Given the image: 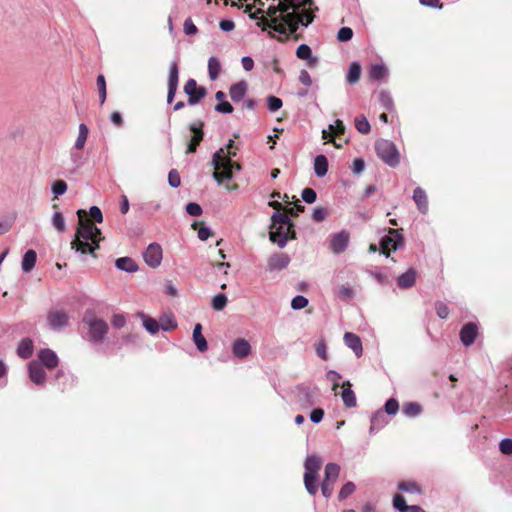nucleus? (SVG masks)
<instances>
[{
    "label": "nucleus",
    "instance_id": "obj_4",
    "mask_svg": "<svg viewBox=\"0 0 512 512\" xmlns=\"http://www.w3.org/2000/svg\"><path fill=\"white\" fill-rule=\"evenodd\" d=\"M322 463V458L316 454L308 455L304 462V485L307 492L312 496L318 492L317 479Z\"/></svg>",
    "mask_w": 512,
    "mask_h": 512
},
{
    "label": "nucleus",
    "instance_id": "obj_63",
    "mask_svg": "<svg viewBox=\"0 0 512 512\" xmlns=\"http://www.w3.org/2000/svg\"><path fill=\"white\" fill-rule=\"evenodd\" d=\"M499 449L503 454H512V439L505 438L501 440L499 444Z\"/></svg>",
    "mask_w": 512,
    "mask_h": 512
},
{
    "label": "nucleus",
    "instance_id": "obj_3",
    "mask_svg": "<svg viewBox=\"0 0 512 512\" xmlns=\"http://www.w3.org/2000/svg\"><path fill=\"white\" fill-rule=\"evenodd\" d=\"M233 143L234 141L230 140L227 145V151L224 148H220L212 156V165L215 169L213 178L218 184H223L224 181L232 179L233 170L239 171L241 169L238 163L231 160V157L236 155V153L229 151Z\"/></svg>",
    "mask_w": 512,
    "mask_h": 512
},
{
    "label": "nucleus",
    "instance_id": "obj_32",
    "mask_svg": "<svg viewBox=\"0 0 512 512\" xmlns=\"http://www.w3.org/2000/svg\"><path fill=\"white\" fill-rule=\"evenodd\" d=\"M37 260V254L34 250H28L21 262L22 271L24 273H29L35 266Z\"/></svg>",
    "mask_w": 512,
    "mask_h": 512
},
{
    "label": "nucleus",
    "instance_id": "obj_27",
    "mask_svg": "<svg viewBox=\"0 0 512 512\" xmlns=\"http://www.w3.org/2000/svg\"><path fill=\"white\" fill-rule=\"evenodd\" d=\"M193 341L200 352H205L208 349L207 341L202 334V325L197 323L193 329Z\"/></svg>",
    "mask_w": 512,
    "mask_h": 512
},
{
    "label": "nucleus",
    "instance_id": "obj_59",
    "mask_svg": "<svg viewBox=\"0 0 512 512\" xmlns=\"http://www.w3.org/2000/svg\"><path fill=\"white\" fill-rule=\"evenodd\" d=\"M329 131L332 132L333 135H342L345 132V126L343 122L339 119L335 121V124H330L328 126Z\"/></svg>",
    "mask_w": 512,
    "mask_h": 512
},
{
    "label": "nucleus",
    "instance_id": "obj_51",
    "mask_svg": "<svg viewBox=\"0 0 512 512\" xmlns=\"http://www.w3.org/2000/svg\"><path fill=\"white\" fill-rule=\"evenodd\" d=\"M399 410V403L395 398H390L384 405V412L389 415H395Z\"/></svg>",
    "mask_w": 512,
    "mask_h": 512
},
{
    "label": "nucleus",
    "instance_id": "obj_44",
    "mask_svg": "<svg viewBox=\"0 0 512 512\" xmlns=\"http://www.w3.org/2000/svg\"><path fill=\"white\" fill-rule=\"evenodd\" d=\"M336 295L343 301L351 300L354 296V291L350 286L342 285L336 290Z\"/></svg>",
    "mask_w": 512,
    "mask_h": 512
},
{
    "label": "nucleus",
    "instance_id": "obj_53",
    "mask_svg": "<svg viewBox=\"0 0 512 512\" xmlns=\"http://www.w3.org/2000/svg\"><path fill=\"white\" fill-rule=\"evenodd\" d=\"M308 305V299L302 295L295 296L291 301V307L294 310H300Z\"/></svg>",
    "mask_w": 512,
    "mask_h": 512
},
{
    "label": "nucleus",
    "instance_id": "obj_62",
    "mask_svg": "<svg viewBox=\"0 0 512 512\" xmlns=\"http://www.w3.org/2000/svg\"><path fill=\"white\" fill-rule=\"evenodd\" d=\"M393 506L399 512H404V508L407 507L408 505L406 504L404 497L402 495L397 494L393 498Z\"/></svg>",
    "mask_w": 512,
    "mask_h": 512
},
{
    "label": "nucleus",
    "instance_id": "obj_64",
    "mask_svg": "<svg viewBox=\"0 0 512 512\" xmlns=\"http://www.w3.org/2000/svg\"><path fill=\"white\" fill-rule=\"evenodd\" d=\"M327 217V210L325 208H315L312 212V218L314 221L320 222Z\"/></svg>",
    "mask_w": 512,
    "mask_h": 512
},
{
    "label": "nucleus",
    "instance_id": "obj_52",
    "mask_svg": "<svg viewBox=\"0 0 512 512\" xmlns=\"http://www.w3.org/2000/svg\"><path fill=\"white\" fill-rule=\"evenodd\" d=\"M283 105V102L280 98L275 96L267 97V107L270 112L278 111Z\"/></svg>",
    "mask_w": 512,
    "mask_h": 512
},
{
    "label": "nucleus",
    "instance_id": "obj_11",
    "mask_svg": "<svg viewBox=\"0 0 512 512\" xmlns=\"http://www.w3.org/2000/svg\"><path fill=\"white\" fill-rule=\"evenodd\" d=\"M184 92L188 96L189 105L199 103L206 95V89L204 87H198L197 82L194 79H189L186 82Z\"/></svg>",
    "mask_w": 512,
    "mask_h": 512
},
{
    "label": "nucleus",
    "instance_id": "obj_16",
    "mask_svg": "<svg viewBox=\"0 0 512 512\" xmlns=\"http://www.w3.org/2000/svg\"><path fill=\"white\" fill-rule=\"evenodd\" d=\"M29 378L36 385H43L46 381V373L41 363L33 360L28 364Z\"/></svg>",
    "mask_w": 512,
    "mask_h": 512
},
{
    "label": "nucleus",
    "instance_id": "obj_8",
    "mask_svg": "<svg viewBox=\"0 0 512 512\" xmlns=\"http://www.w3.org/2000/svg\"><path fill=\"white\" fill-rule=\"evenodd\" d=\"M340 474V466L337 463H327L324 470V479L321 484V491L325 498L331 497L334 484L336 483Z\"/></svg>",
    "mask_w": 512,
    "mask_h": 512
},
{
    "label": "nucleus",
    "instance_id": "obj_17",
    "mask_svg": "<svg viewBox=\"0 0 512 512\" xmlns=\"http://www.w3.org/2000/svg\"><path fill=\"white\" fill-rule=\"evenodd\" d=\"M42 366H45L47 369L52 370L58 366L59 359L57 354L48 348L41 349L38 352V360Z\"/></svg>",
    "mask_w": 512,
    "mask_h": 512
},
{
    "label": "nucleus",
    "instance_id": "obj_35",
    "mask_svg": "<svg viewBox=\"0 0 512 512\" xmlns=\"http://www.w3.org/2000/svg\"><path fill=\"white\" fill-rule=\"evenodd\" d=\"M398 489L401 492L419 495L422 493V489L415 481H402L398 483Z\"/></svg>",
    "mask_w": 512,
    "mask_h": 512
},
{
    "label": "nucleus",
    "instance_id": "obj_24",
    "mask_svg": "<svg viewBox=\"0 0 512 512\" xmlns=\"http://www.w3.org/2000/svg\"><path fill=\"white\" fill-rule=\"evenodd\" d=\"M413 200L422 214H426L428 212V197L423 188L417 187L414 189Z\"/></svg>",
    "mask_w": 512,
    "mask_h": 512
},
{
    "label": "nucleus",
    "instance_id": "obj_30",
    "mask_svg": "<svg viewBox=\"0 0 512 512\" xmlns=\"http://www.w3.org/2000/svg\"><path fill=\"white\" fill-rule=\"evenodd\" d=\"M296 55L299 59L307 60L309 65H316L318 62L317 57L313 56L311 48L306 44L298 46Z\"/></svg>",
    "mask_w": 512,
    "mask_h": 512
},
{
    "label": "nucleus",
    "instance_id": "obj_7",
    "mask_svg": "<svg viewBox=\"0 0 512 512\" xmlns=\"http://www.w3.org/2000/svg\"><path fill=\"white\" fill-rule=\"evenodd\" d=\"M83 322L88 327L89 341L95 344L101 343L108 332L107 323L93 314H85Z\"/></svg>",
    "mask_w": 512,
    "mask_h": 512
},
{
    "label": "nucleus",
    "instance_id": "obj_38",
    "mask_svg": "<svg viewBox=\"0 0 512 512\" xmlns=\"http://www.w3.org/2000/svg\"><path fill=\"white\" fill-rule=\"evenodd\" d=\"M88 134H89L88 127L85 124L81 123L79 125V132H78V136L75 141V144H74V149L80 151L84 148L85 143L88 138Z\"/></svg>",
    "mask_w": 512,
    "mask_h": 512
},
{
    "label": "nucleus",
    "instance_id": "obj_36",
    "mask_svg": "<svg viewBox=\"0 0 512 512\" xmlns=\"http://www.w3.org/2000/svg\"><path fill=\"white\" fill-rule=\"evenodd\" d=\"M387 424L382 410H378L371 418L370 433L380 430Z\"/></svg>",
    "mask_w": 512,
    "mask_h": 512
},
{
    "label": "nucleus",
    "instance_id": "obj_13",
    "mask_svg": "<svg viewBox=\"0 0 512 512\" xmlns=\"http://www.w3.org/2000/svg\"><path fill=\"white\" fill-rule=\"evenodd\" d=\"M143 258L148 266L151 268H157L161 264L163 258L161 246L157 243L150 244L146 248Z\"/></svg>",
    "mask_w": 512,
    "mask_h": 512
},
{
    "label": "nucleus",
    "instance_id": "obj_57",
    "mask_svg": "<svg viewBox=\"0 0 512 512\" xmlns=\"http://www.w3.org/2000/svg\"><path fill=\"white\" fill-rule=\"evenodd\" d=\"M301 196L302 199L308 204L314 203L317 198V194L312 188L303 189Z\"/></svg>",
    "mask_w": 512,
    "mask_h": 512
},
{
    "label": "nucleus",
    "instance_id": "obj_12",
    "mask_svg": "<svg viewBox=\"0 0 512 512\" xmlns=\"http://www.w3.org/2000/svg\"><path fill=\"white\" fill-rule=\"evenodd\" d=\"M179 82V69L177 62L173 61L169 66L167 103H172L177 92Z\"/></svg>",
    "mask_w": 512,
    "mask_h": 512
},
{
    "label": "nucleus",
    "instance_id": "obj_9",
    "mask_svg": "<svg viewBox=\"0 0 512 512\" xmlns=\"http://www.w3.org/2000/svg\"><path fill=\"white\" fill-rule=\"evenodd\" d=\"M403 241V237L398 230L389 229L388 234L383 236L380 241L382 253L389 256L392 251H396L403 246Z\"/></svg>",
    "mask_w": 512,
    "mask_h": 512
},
{
    "label": "nucleus",
    "instance_id": "obj_14",
    "mask_svg": "<svg viewBox=\"0 0 512 512\" xmlns=\"http://www.w3.org/2000/svg\"><path fill=\"white\" fill-rule=\"evenodd\" d=\"M349 233L347 231H340L334 234L330 241V249L334 254L344 252L348 246Z\"/></svg>",
    "mask_w": 512,
    "mask_h": 512
},
{
    "label": "nucleus",
    "instance_id": "obj_50",
    "mask_svg": "<svg viewBox=\"0 0 512 512\" xmlns=\"http://www.w3.org/2000/svg\"><path fill=\"white\" fill-rule=\"evenodd\" d=\"M67 183L63 180H57L52 185V193L58 197L66 193L67 191Z\"/></svg>",
    "mask_w": 512,
    "mask_h": 512
},
{
    "label": "nucleus",
    "instance_id": "obj_54",
    "mask_svg": "<svg viewBox=\"0 0 512 512\" xmlns=\"http://www.w3.org/2000/svg\"><path fill=\"white\" fill-rule=\"evenodd\" d=\"M353 37V30L350 27H342L337 33V39L340 42H347Z\"/></svg>",
    "mask_w": 512,
    "mask_h": 512
},
{
    "label": "nucleus",
    "instance_id": "obj_45",
    "mask_svg": "<svg viewBox=\"0 0 512 512\" xmlns=\"http://www.w3.org/2000/svg\"><path fill=\"white\" fill-rule=\"evenodd\" d=\"M227 297L225 294L219 293L215 295L212 299L211 305L214 310L221 311L227 305Z\"/></svg>",
    "mask_w": 512,
    "mask_h": 512
},
{
    "label": "nucleus",
    "instance_id": "obj_47",
    "mask_svg": "<svg viewBox=\"0 0 512 512\" xmlns=\"http://www.w3.org/2000/svg\"><path fill=\"white\" fill-rule=\"evenodd\" d=\"M355 127L362 134L369 133L371 129L368 120L364 116H359L355 118Z\"/></svg>",
    "mask_w": 512,
    "mask_h": 512
},
{
    "label": "nucleus",
    "instance_id": "obj_49",
    "mask_svg": "<svg viewBox=\"0 0 512 512\" xmlns=\"http://www.w3.org/2000/svg\"><path fill=\"white\" fill-rule=\"evenodd\" d=\"M97 88L99 92L100 104L102 105L106 100V81L103 75H99L97 77Z\"/></svg>",
    "mask_w": 512,
    "mask_h": 512
},
{
    "label": "nucleus",
    "instance_id": "obj_39",
    "mask_svg": "<svg viewBox=\"0 0 512 512\" xmlns=\"http://www.w3.org/2000/svg\"><path fill=\"white\" fill-rule=\"evenodd\" d=\"M402 412L407 416V417H411V418H414V417H417L418 415L421 414L422 412V407L419 403L417 402H408V403H405L402 407Z\"/></svg>",
    "mask_w": 512,
    "mask_h": 512
},
{
    "label": "nucleus",
    "instance_id": "obj_23",
    "mask_svg": "<svg viewBox=\"0 0 512 512\" xmlns=\"http://www.w3.org/2000/svg\"><path fill=\"white\" fill-rule=\"evenodd\" d=\"M190 130L193 133V135L191 136V139L188 143L186 153L195 152L197 146L200 144V142L203 139V131H202L201 125L197 126L196 124H191Z\"/></svg>",
    "mask_w": 512,
    "mask_h": 512
},
{
    "label": "nucleus",
    "instance_id": "obj_46",
    "mask_svg": "<svg viewBox=\"0 0 512 512\" xmlns=\"http://www.w3.org/2000/svg\"><path fill=\"white\" fill-rule=\"evenodd\" d=\"M356 489V485L351 482V481H348L346 482L342 488L340 489L339 491V494H338V499L340 501L342 500H345L347 497H349L352 493H354Z\"/></svg>",
    "mask_w": 512,
    "mask_h": 512
},
{
    "label": "nucleus",
    "instance_id": "obj_2",
    "mask_svg": "<svg viewBox=\"0 0 512 512\" xmlns=\"http://www.w3.org/2000/svg\"><path fill=\"white\" fill-rule=\"evenodd\" d=\"M77 214L79 222L71 248L81 255L93 254L103 239L101 230L86 218L83 210H78Z\"/></svg>",
    "mask_w": 512,
    "mask_h": 512
},
{
    "label": "nucleus",
    "instance_id": "obj_29",
    "mask_svg": "<svg viewBox=\"0 0 512 512\" xmlns=\"http://www.w3.org/2000/svg\"><path fill=\"white\" fill-rule=\"evenodd\" d=\"M416 272L414 269H409L397 278V284L400 288H410L415 284Z\"/></svg>",
    "mask_w": 512,
    "mask_h": 512
},
{
    "label": "nucleus",
    "instance_id": "obj_56",
    "mask_svg": "<svg viewBox=\"0 0 512 512\" xmlns=\"http://www.w3.org/2000/svg\"><path fill=\"white\" fill-rule=\"evenodd\" d=\"M168 183L172 188H178L180 186V175L175 169L170 170L168 174Z\"/></svg>",
    "mask_w": 512,
    "mask_h": 512
},
{
    "label": "nucleus",
    "instance_id": "obj_43",
    "mask_svg": "<svg viewBox=\"0 0 512 512\" xmlns=\"http://www.w3.org/2000/svg\"><path fill=\"white\" fill-rule=\"evenodd\" d=\"M379 101L386 110H388V111L393 110L394 101H393L391 94L388 91L382 90L380 92Z\"/></svg>",
    "mask_w": 512,
    "mask_h": 512
},
{
    "label": "nucleus",
    "instance_id": "obj_55",
    "mask_svg": "<svg viewBox=\"0 0 512 512\" xmlns=\"http://www.w3.org/2000/svg\"><path fill=\"white\" fill-rule=\"evenodd\" d=\"M435 310L438 317L441 319H446L450 313L448 306L442 301H437L435 303Z\"/></svg>",
    "mask_w": 512,
    "mask_h": 512
},
{
    "label": "nucleus",
    "instance_id": "obj_22",
    "mask_svg": "<svg viewBox=\"0 0 512 512\" xmlns=\"http://www.w3.org/2000/svg\"><path fill=\"white\" fill-rule=\"evenodd\" d=\"M351 386L352 385L349 381H344L341 384V388L343 390L341 393V398H342L343 404L347 408H353L357 405L356 396H355V393L353 392V390L351 389Z\"/></svg>",
    "mask_w": 512,
    "mask_h": 512
},
{
    "label": "nucleus",
    "instance_id": "obj_20",
    "mask_svg": "<svg viewBox=\"0 0 512 512\" xmlns=\"http://www.w3.org/2000/svg\"><path fill=\"white\" fill-rule=\"evenodd\" d=\"M232 353L237 358H246L251 353V346L247 340L238 338L232 344Z\"/></svg>",
    "mask_w": 512,
    "mask_h": 512
},
{
    "label": "nucleus",
    "instance_id": "obj_33",
    "mask_svg": "<svg viewBox=\"0 0 512 512\" xmlns=\"http://www.w3.org/2000/svg\"><path fill=\"white\" fill-rule=\"evenodd\" d=\"M272 225L271 228L275 229L277 226L285 228L286 230H291V221L289 217L284 213H273L272 217Z\"/></svg>",
    "mask_w": 512,
    "mask_h": 512
},
{
    "label": "nucleus",
    "instance_id": "obj_41",
    "mask_svg": "<svg viewBox=\"0 0 512 512\" xmlns=\"http://www.w3.org/2000/svg\"><path fill=\"white\" fill-rule=\"evenodd\" d=\"M140 317L143 320L144 328L150 334H156L159 331L160 326H159L158 322L155 319L150 318V317L146 316L145 314H140Z\"/></svg>",
    "mask_w": 512,
    "mask_h": 512
},
{
    "label": "nucleus",
    "instance_id": "obj_31",
    "mask_svg": "<svg viewBox=\"0 0 512 512\" xmlns=\"http://www.w3.org/2000/svg\"><path fill=\"white\" fill-rule=\"evenodd\" d=\"M33 341L29 338H24L18 345L17 355L23 359H28L33 354Z\"/></svg>",
    "mask_w": 512,
    "mask_h": 512
},
{
    "label": "nucleus",
    "instance_id": "obj_42",
    "mask_svg": "<svg viewBox=\"0 0 512 512\" xmlns=\"http://www.w3.org/2000/svg\"><path fill=\"white\" fill-rule=\"evenodd\" d=\"M52 225L59 232L63 233L66 229L65 219L60 211H55L52 215Z\"/></svg>",
    "mask_w": 512,
    "mask_h": 512
},
{
    "label": "nucleus",
    "instance_id": "obj_48",
    "mask_svg": "<svg viewBox=\"0 0 512 512\" xmlns=\"http://www.w3.org/2000/svg\"><path fill=\"white\" fill-rule=\"evenodd\" d=\"M326 378L332 384V391H334L336 393L338 387L341 386L339 381L342 378V376L334 370H329L326 373Z\"/></svg>",
    "mask_w": 512,
    "mask_h": 512
},
{
    "label": "nucleus",
    "instance_id": "obj_6",
    "mask_svg": "<svg viewBox=\"0 0 512 512\" xmlns=\"http://www.w3.org/2000/svg\"><path fill=\"white\" fill-rule=\"evenodd\" d=\"M293 395L299 407L307 410L316 404L319 396V389L316 386L301 384L294 388Z\"/></svg>",
    "mask_w": 512,
    "mask_h": 512
},
{
    "label": "nucleus",
    "instance_id": "obj_40",
    "mask_svg": "<svg viewBox=\"0 0 512 512\" xmlns=\"http://www.w3.org/2000/svg\"><path fill=\"white\" fill-rule=\"evenodd\" d=\"M221 71V64L219 60L212 56L208 60V74L211 80H216L219 77Z\"/></svg>",
    "mask_w": 512,
    "mask_h": 512
},
{
    "label": "nucleus",
    "instance_id": "obj_21",
    "mask_svg": "<svg viewBox=\"0 0 512 512\" xmlns=\"http://www.w3.org/2000/svg\"><path fill=\"white\" fill-rule=\"evenodd\" d=\"M343 339L346 346L349 347L357 357L362 355L363 347L358 335L352 332H346Z\"/></svg>",
    "mask_w": 512,
    "mask_h": 512
},
{
    "label": "nucleus",
    "instance_id": "obj_37",
    "mask_svg": "<svg viewBox=\"0 0 512 512\" xmlns=\"http://www.w3.org/2000/svg\"><path fill=\"white\" fill-rule=\"evenodd\" d=\"M361 76V66L358 62H352L350 64L348 73L346 75V81L349 84H355L359 81Z\"/></svg>",
    "mask_w": 512,
    "mask_h": 512
},
{
    "label": "nucleus",
    "instance_id": "obj_61",
    "mask_svg": "<svg viewBox=\"0 0 512 512\" xmlns=\"http://www.w3.org/2000/svg\"><path fill=\"white\" fill-rule=\"evenodd\" d=\"M186 212L191 216H200L202 214V208L199 204L190 202L186 205Z\"/></svg>",
    "mask_w": 512,
    "mask_h": 512
},
{
    "label": "nucleus",
    "instance_id": "obj_25",
    "mask_svg": "<svg viewBox=\"0 0 512 512\" xmlns=\"http://www.w3.org/2000/svg\"><path fill=\"white\" fill-rule=\"evenodd\" d=\"M368 74L371 80L381 81L388 76V68L384 63H375L370 66Z\"/></svg>",
    "mask_w": 512,
    "mask_h": 512
},
{
    "label": "nucleus",
    "instance_id": "obj_18",
    "mask_svg": "<svg viewBox=\"0 0 512 512\" xmlns=\"http://www.w3.org/2000/svg\"><path fill=\"white\" fill-rule=\"evenodd\" d=\"M290 263V257L285 253H275L268 259L267 269L269 271H280Z\"/></svg>",
    "mask_w": 512,
    "mask_h": 512
},
{
    "label": "nucleus",
    "instance_id": "obj_19",
    "mask_svg": "<svg viewBox=\"0 0 512 512\" xmlns=\"http://www.w3.org/2000/svg\"><path fill=\"white\" fill-rule=\"evenodd\" d=\"M478 334V327L475 323L465 324L460 331V339L465 347L471 346Z\"/></svg>",
    "mask_w": 512,
    "mask_h": 512
},
{
    "label": "nucleus",
    "instance_id": "obj_5",
    "mask_svg": "<svg viewBox=\"0 0 512 512\" xmlns=\"http://www.w3.org/2000/svg\"><path fill=\"white\" fill-rule=\"evenodd\" d=\"M377 156L388 166L396 167L400 162V154L396 145L385 139L377 140L375 143Z\"/></svg>",
    "mask_w": 512,
    "mask_h": 512
},
{
    "label": "nucleus",
    "instance_id": "obj_60",
    "mask_svg": "<svg viewBox=\"0 0 512 512\" xmlns=\"http://www.w3.org/2000/svg\"><path fill=\"white\" fill-rule=\"evenodd\" d=\"M324 410L322 408H315L310 412L309 418L314 424H318L323 420Z\"/></svg>",
    "mask_w": 512,
    "mask_h": 512
},
{
    "label": "nucleus",
    "instance_id": "obj_10",
    "mask_svg": "<svg viewBox=\"0 0 512 512\" xmlns=\"http://www.w3.org/2000/svg\"><path fill=\"white\" fill-rule=\"evenodd\" d=\"M69 319L68 313L61 309L50 310L47 314V322L52 330H61L67 327Z\"/></svg>",
    "mask_w": 512,
    "mask_h": 512
},
{
    "label": "nucleus",
    "instance_id": "obj_28",
    "mask_svg": "<svg viewBox=\"0 0 512 512\" xmlns=\"http://www.w3.org/2000/svg\"><path fill=\"white\" fill-rule=\"evenodd\" d=\"M115 266L122 271L133 273L138 271V265L130 257H120L115 261Z\"/></svg>",
    "mask_w": 512,
    "mask_h": 512
},
{
    "label": "nucleus",
    "instance_id": "obj_1",
    "mask_svg": "<svg viewBox=\"0 0 512 512\" xmlns=\"http://www.w3.org/2000/svg\"><path fill=\"white\" fill-rule=\"evenodd\" d=\"M276 2L269 7L271 15L279 13V17L288 26L292 33L299 25L307 27L315 18L318 7L313 0H272Z\"/></svg>",
    "mask_w": 512,
    "mask_h": 512
},
{
    "label": "nucleus",
    "instance_id": "obj_34",
    "mask_svg": "<svg viewBox=\"0 0 512 512\" xmlns=\"http://www.w3.org/2000/svg\"><path fill=\"white\" fill-rule=\"evenodd\" d=\"M314 171L318 177H324L328 171V160L324 155H318L314 159Z\"/></svg>",
    "mask_w": 512,
    "mask_h": 512
},
{
    "label": "nucleus",
    "instance_id": "obj_58",
    "mask_svg": "<svg viewBox=\"0 0 512 512\" xmlns=\"http://www.w3.org/2000/svg\"><path fill=\"white\" fill-rule=\"evenodd\" d=\"M315 349H316V353L317 355L323 359V360H327L328 359V353H327V348H326V343L324 340H319L316 345H315Z\"/></svg>",
    "mask_w": 512,
    "mask_h": 512
},
{
    "label": "nucleus",
    "instance_id": "obj_26",
    "mask_svg": "<svg viewBox=\"0 0 512 512\" xmlns=\"http://www.w3.org/2000/svg\"><path fill=\"white\" fill-rule=\"evenodd\" d=\"M247 92V83L245 81H240L233 84L230 87L229 95L232 101L239 102L242 100Z\"/></svg>",
    "mask_w": 512,
    "mask_h": 512
},
{
    "label": "nucleus",
    "instance_id": "obj_15",
    "mask_svg": "<svg viewBox=\"0 0 512 512\" xmlns=\"http://www.w3.org/2000/svg\"><path fill=\"white\" fill-rule=\"evenodd\" d=\"M289 236H291V238L295 237V232L292 229L286 230L285 228L277 226L275 229L271 228L270 230V240L277 243L280 248L286 246Z\"/></svg>",
    "mask_w": 512,
    "mask_h": 512
}]
</instances>
